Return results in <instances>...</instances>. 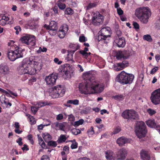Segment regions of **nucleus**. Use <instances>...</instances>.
I'll use <instances>...</instances> for the list:
<instances>
[{
    "label": "nucleus",
    "instance_id": "nucleus-1",
    "mask_svg": "<svg viewBox=\"0 0 160 160\" xmlns=\"http://www.w3.org/2000/svg\"><path fill=\"white\" fill-rule=\"evenodd\" d=\"M86 80L84 82L80 83L78 85L79 92L82 94H91L99 93L104 90V86L99 85L95 80L94 77L92 74L87 72L83 76Z\"/></svg>",
    "mask_w": 160,
    "mask_h": 160
},
{
    "label": "nucleus",
    "instance_id": "nucleus-2",
    "mask_svg": "<svg viewBox=\"0 0 160 160\" xmlns=\"http://www.w3.org/2000/svg\"><path fill=\"white\" fill-rule=\"evenodd\" d=\"M151 12L148 7H142L138 8L136 10V16L140 22L143 24H147L148 22V19L151 16Z\"/></svg>",
    "mask_w": 160,
    "mask_h": 160
},
{
    "label": "nucleus",
    "instance_id": "nucleus-3",
    "mask_svg": "<svg viewBox=\"0 0 160 160\" xmlns=\"http://www.w3.org/2000/svg\"><path fill=\"white\" fill-rule=\"evenodd\" d=\"M134 78V76L126 73L124 71H122L117 78V82L124 85L131 83Z\"/></svg>",
    "mask_w": 160,
    "mask_h": 160
},
{
    "label": "nucleus",
    "instance_id": "nucleus-4",
    "mask_svg": "<svg viewBox=\"0 0 160 160\" xmlns=\"http://www.w3.org/2000/svg\"><path fill=\"white\" fill-rule=\"evenodd\" d=\"M23 49L17 46L16 49L14 51L10 50L7 53L8 58L11 61H14L17 59L22 58L24 51Z\"/></svg>",
    "mask_w": 160,
    "mask_h": 160
},
{
    "label": "nucleus",
    "instance_id": "nucleus-5",
    "mask_svg": "<svg viewBox=\"0 0 160 160\" xmlns=\"http://www.w3.org/2000/svg\"><path fill=\"white\" fill-rule=\"evenodd\" d=\"M135 131L138 137L141 138L144 137L147 132L146 125L142 121L137 122Z\"/></svg>",
    "mask_w": 160,
    "mask_h": 160
},
{
    "label": "nucleus",
    "instance_id": "nucleus-6",
    "mask_svg": "<svg viewBox=\"0 0 160 160\" xmlns=\"http://www.w3.org/2000/svg\"><path fill=\"white\" fill-rule=\"evenodd\" d=\"M30 61H27L26 59L23 60L20 64L18 68V72L20 74H25L28 73L32 75L33 74L29 71L30 66Z\"/></svg>",
    "mask_w": 160,
    "mask_h": 160
},
{
    "label": "nucleus",
    "instance_id": "nucleus-7",
    "mask_svg": "<svg viewBox=\"0 0 160 160\" xmlns=\"http://www.w3.org/2000/svg\"><path fill=\"white\" fill-rule=\"evenodd\" d=\"M122 116L128 120H138L139 119L138 115L137 112L133 110H127L122 114Z\"/></svg>",
    "mask_w": 160,
    "mask_h": 160
},
{
    "label": "nucleus",
    "instance_id": "nucleus-8",
    "mask_svg": "<svg viewBox=\"0 0 160 160\" xmlns=\"http://www.w3.org/2000/svg\"><path fill=\"white\" fill-rule=\"evenodd\" d=\"M65 92L63 88L62 87L61 85H58L54 87L51 92V95L52 98H56L62 97Z\"/></svg>",
    "mask_w": 160,
    "mask_h": 160
},
{
    "label": "nucleus",
    "instance_id": "nucleus-9",
    "mask_svg": "<svg viewBox=\"0 0 160 160\" xmlns=\"http://www.w3.org/2000/svg\"><path fill=\"white\" fill-rule=\"evenodd\" d=\"M104 17L99 12H96L93 14L92 18V23L94 26H98L103 22Z\"/></svg>",
    "mask_w": 160,
    "mask_h": 160
},
{
    "label": "nucleus",
    "instance_id": "nucleus-10",
    "mask_svg": "<svg viewBox=\"0 0 160 160\" xmlns=\"http://www.w3.org/2000/svg\"><path fill=\"white\" fill-rule=\"evenodd\" d=\"M132 55V51L129 50L119 51L116 55V58L118 60L126 59Z\"/></svg>",
    "mask_w": 160,
    "mask_h": 160
},
{
    "label": "nucleus",
    "instance_id": "nucleus-11",
    "mask_svg": "<svg viewBox=\"0 0 160 160\" xmlns=\"http://www.w3.org/2000/svg\"><path fill=\"white\" fill-rule=\"evenodd\" d=\"M151 99L152 102L155 105L160 103V88L155 90L152 93Z\"/></svg>",
    "mask_w": 160,
    "mask_h": 160
},
{
    "label": "nucleus",
    "instance_id": "nucleus-12",
    "mask_svg": "<svg viewBox=\"0 0 160 160\" xmlns=\"http://www.w3.org/2000/svg\"><path fill=\"white\" fill-rule=\"evenodd\" d=\"M68 30V27L66 24H63L61 27L58 32V35L60 38H64Z\"/></svg>",
    "mask_w": 160,
    "mask_h": 160
},
{
    "label": "nucleus",
    "instance_id": "nucleus-13",
    "mask_svg": "<svg viewBox=\"0 0 160 160\" xmlns=\"http://www.w3.org/2000/svg\"><path fill=\"white\" fill-rule=\"evenodd\" d=\"M57 78V75L52 74L51 75L46 77L45 81L48 84L52 86L55 84Z\"/></svg>",
    "mask_w": 160,
    "mask_h": 160
},
{
    "label": "nucleus",
    "instance_id": "nucleus-14",
    "mask_svg": "<svg viewBox=\"0 0 160 160\" xmlns=\"http://www.w3.org/2000/svg\"><path fill=\"white\" fill-rule=\"evenodd\" d=\"M26 59L27 61H30V62H29L30 66V65H31L32 66H31V67H33V69H35V71L36 70H40L41 69L42 67L40 63H38L35 60H33L32 58Z\"/></svg>",
    "mask_w": 160,
    "mask_h": 160
},
{
    "label": "nucleus",
    "instance_id": "nucleus-15",
    "mask_svg": "<svg viewBox=\"0 0 160 160\" xmlns=\"http://www.w3.org/2000/svg\"><path fill=\"white\" fill-rule=\"evenodd\" d=\"M127 153L125 149H121L116 153L117 159L119 160H124L127 156Z\"/></svg>",
    "mask_w": 160,
    "mask_h": 160
},
{
    "label": "nucleus",
    "instance_id": "nucleus-16",
    "mask_svg": "<svg viewBox=\"0 0 160 160\" xmlns=\"http://www.w3.org/2000/svg\"><path fill=\"white\" fill-rule=\"evenodd\" d=\"M9 69L8 66L4 64L0 65V75H5L9 73Z\"/></svg>",
    "mask_w": 160,
    "mask_h": 160
},
{
    "label": "nucleus",
    "instance_id": "nucleus-17",
    "mask_svg": "<svg viewBox=\"0 0 160 160\" xmlns=\"http://www.w3.org/2000/svg\"><path fill=\"white\" fill-rule=\"evenodd\" d=\"M130 142V140L124 137H122L117 139V142L119 146H122L126 143Z\"/></svg>",
    "mask_w": 160,
    "mask_h": 160
},
{
    "label": "nucleus",
    "instance_id": "nucleus-18",
    "mask_svg": "<svg viewBox=\"0 0 160 160\" xmlns=\"http://www.w3.org/2000/svg\"><path fill=\"white\" fill-rule=\"evenodd\" d=\"M115 41L119 47L123 48L126 44L125 40L123 37L118 38L116 39Z\"/></svg>",
    "mask_w": 160,
    "mask_h": 160
},
{
    "label": "nucleus",
    "instance_id": "nucleus-19",
    "mask_svg": "<svg viewBox=\"0 0 160 160\" xmlns=\"http://www.w3.org/2000/svg\"><path fill=\"white\" fill-rule=\"evenodd\" d=\"M110 28L109 27H105L103 28L100 30L101 34L102 35L103 38L106 39L107 37L109 36L108 34L110 32Z\"/></svg>",
    "mask_w": 160,
    "mask_h": 160
},
{
    "label": "nucleus",
    "instance_id": "nucleus-20",
    "mask_svg": "<svg viewBox=\"0 0 160 160\" xmlns=\"http://www.w3.org/2000/svg\"><path fill=\"white\" fill-rule=\"evenodd\" d=\"M64 68V71L65 72V74L68 76V74L71 73H72L73 71V68L70 66V65L68 64H65L63 65Z\"/></svg>",
    "mask_w": 160,
    "mask_h": 160
},
{
    "label": "nucleus",
    "instance_id": "nucleus-21",
    "mask_svg": "<svg viewBox=\"0 0 160 160\" xmlns=\"http://www.w3.org/2000/svg\"><path fill=\"white\" fill-rule=\"evenodd\" d=\"M47 28L52 31L57 30L58 28L57 23L54 21H51L48 26H47Z\"/></svg>",
    "mask_w": 160,
    "mask_h": 160
},
{
    "label": "nucleus",
    "instance_id": "nucleus-22",
    "mask_svg": "<svg viewBox=\"0 0 160 160\" xmlns=\"http://www.w3.org/2000/svg\"><path fill=\"white\" fill-rule=\"evenodd\" d=\"M142 159L143 160H150V159L149 155L148 152L144 150H142L140 153Z\"/></svg>",
    "mask_w": 160,
    "mask_h": 160
},
{
    "label": "nucleus",
    "instance_id": "nucleus-23",
    "mask_svg": "<svg viewBox=\"0 0 160 160\" xmlns=\"http://www.w3.org/2000/svg\"><path fill=\"white\" fill-rule=\"evenodd\" d=\"M105 157L107 160H115L114 153L111 151H108L105 152Z\"/></svg>",
    "mask_w": 160,
    "mask_h": 160
},
{
    "label": "nucleus",
    "instance_id": "nucleus-24",
    "mask_svg": "<svg viewBox=\"0 0 160 160\" xmlns=\"http://www.w3.org/2000/svg\"><path fill=\"white\" fill-rule=\"evenodd\" d=\"M79 47L78 45L76 46V48L75 50H71L70 51H68V54H67V58L68 60H72L73 58V54L75 52L79 49Z\"/></svg>",
    "mask_w": 160,
    "mask_h": 160
},
{
    "label": "nucleus",
    "instance_id": "nucleus-25",
    "mask_svg": "<svg viewBox=\"0 0 160 160\" xmlns=\"http://www.w3.org/2000/svg\"><path fill=\"white\" fill-rule=\"evenodd\" d=\"M28 44L30 45L31 46H34L35 45V37L34 36L28 35Z\"/></svg>",
    "mask_w": 160,
    "mask_h": 160
},
{
    "label": "nucleus",
    "instance_id": "nucleus-26",
    "mask_svg": "<svg viewBox=\"0 0 160 160\" xmlns=\"http://www.w3.org/2000/svg\"><path fill=\"white\" fill-rule=\"evenodd\" d=\"M147 125L151 128H157L156 123L154 122V119H150L146 121Z\"/></svg>",
    "mask_w": 160,
    "mask_h": 160
},
{
    "label": "nucleus",
    "instance_id": "nucleus-27",
    "mask_svg": "<svg viewBox=\"0 0 160 160\" xmlns=\"http://www.w3.org/2000/svg\"><path fill=\"white\" fill-rule=\"evenodd\" d=\"M42 137L44 141L47 142L50 141V140L52 139L51 136L50 134L47 133H43L42 134Z\"/></svg>",
    "mask_w": 160,
    "mask_h": 160
},
{
    "label": "nucleus",
    "instance_id": "nucleus-28",
    "mask_svg": "<svg viewBox=\"0 0 160 160\" xmlns=\"http://www.w3.org/2000/svg\"><path fill=\"white\" fill-rule=\"evenodd\" d=\"M28 35H26L21 38L20 40L21 41L22 43L26 44H28Z\"/></svg>",
    "mask_w": 160,
    "mask_h": 160
},
{
    "label": "nucleus",
    "instance_id": "nucleus-29",
    "mask_svg": "<svg viewBox=\"0 0 160 160\" xmlns=\"http://www.w3.org/2000/svg\"><path fill=\"white\" fill-rule=\"evenodd\" d=\"M67 139V138L65 135L62 134L60 135L59 138L58 140V142L59 143H62L65 142Z\"/></svg>",
    "mask_w": 160,
    "mask_h": 160
},
{
    "label": "nucleus",
    "instance_id": "nucleus-30",
    "mask_svg": "<svg viewBox=\"0 0 160 160\" xmlns=\"http://www.w3.org/2000/svg\"><path fill=\"white\" fill-rule=\"evenodd\" d=\"M73 13V10L70 8H67L65 12V13L68 15H72Z\"/></svg>",
    "mask_w": 160,
    "mask_h": 160
},
{
    "label": "nucleus",
    "instance_id": "nucleus-31",
    "mask_svg": "<svg viewBox=\"0 0 160 160\" xmlns=\"http://www.w3.org/2000/svg\"><path fill=\"white\" fill-rule=\"evenodd\" d=\"M67 103L72 104L75 105L79 104V101L78 99L71 100L67 101Z\"/></svg>",
    "mask_w": 160,
    "mask_h": 160
},
{
    "label": "nucleus",
    "instance_id": "nucleus-32",
    "mask_svg": "<svg viewBox=\"0 0 160 160\" xmlns=\"http://www.w3.org/2000/svg\"><path fill=\"white\" fill-rule=\"evenodd\" d=\"M61 2H62L58 1V2H57V4L60 9L63 10L65 8L66 5L64 3H62Z\"/></svg>",
    "mask_w": 160,
    "mask_h": 160
},
{
    "label": "nucleus",
    "instance_id": "nucleus-33",
    "mask_svg": "<svg viewBox=\"0 0 160 160\" xmlns=\"http://www.w3.org/2000/svg\"><path fill=\"white\" fill-rule=\"evenodd\" d=\"M98 4L97 2H90L87 6V9L89 10L92 8L95 7Z\"/></svg>",
    "mask_w": 160,
    "mask_h": 160
},
{
    "label": "nucleus",
    "instance_id": "nucleus-34",
    "mask_svg": "<svg viewBox=\"0 0 160 160\" xmlns=\"http://www.w3.org/2000/svg\"><path fill=\"white\" fill-rule=\"evenodd\" d=\"M84 120L83 119H81L78 121H76L74 122L73 125L74 126L77 127L79 125H82L84 122Z\"/></svg>",
    "mask_w": 160,
    "mask_h": 160
},
{
    "label": "nucleus",
    "instance_id": "nucleus-35",
    "mask_svg": "<svg viewBox=\"0 0 160 160\" xmlns=\"http://www.w3.org/2000/svg\"><path fill=\"white\" fill-rule=\"evenodd\" d=\"M143 39L150 42L152 41V40L151 36L149 34L144 35L143 36Z\"/></svg>",
    "mask_w": 160,
    "mask_h": 160
},
{
    "label": "nucleus",
    "instance_id": "nucleus-36",
    "mask_svg": "<svg viewBox=\"0 0 160 160\" xmlns=\"http://www.w3.org/2000/svg\"><path fill=\"white\" fill-rule=\"evenodd\" d=\"M48 146H52L53 147H56L57 144L56 142L50 140L48 142Z\"/></svg>",
    "mask_w": 160,
    "mask_h": 160
},
{
    "label": "nucleus",
    "instance_id": "nucleus-37",
    "mask_svg": "<svg viewBox=\"0 0 160 160\" xmlns=\"http://www.w3.org/2000/svg\"><path fill=\"white\" fill-rule=\"evenodd\" d=\"M128 64V62L126 61H123L122 63H119V66L121 67H127Z\"/></svg>",
    "mask_w": 160,
    "mask_h": 160
},
{
    "label": "nucleus",
    "instance_id": "nucleus-38",
    "mask_svg": "<svg viewBox=\"0 0 160 160\" xmlns=\"http://www.w3.org/2000/svg\"><path fill=\"white\" fill-rule=\"evenodd\" d=\"M72 133L74 135H77L80 134L81 131L80 130L76 129H73L71 130Z\"/></svg>",
    "mask_w": 160,
    "mask_h": 160
},
{
    "label": "nucleus",
    "instance_id": "nucleus-39",
    "mask_svg": "<svg viewBox=\"0 0 160 160\" xmlns=\"http://www.w3.org/2000/svg\"><path fill=\"white\" fill-rule=\"evenodd\" d=\"M47 105V104L45 102H37L36 105L38 106H37L38 108H40L44 106Z\"/></svg>",
    "mask_w": 160,
    "mask_h": 160
},
{
    "label": "nucleus",
    "instance_id": "nucleus-40",
    "mask_svg": "<svg viewBox=\"0 0 160 160\" xmlns=\"http://www.w3.org/2000/svg\"><path fill=\"white\" fill-rule=\"evenodd\" d=\"M113 98L116 100H122L123 99V95H117L113 96Z\"/></svg>",
    "mask_w": 160,
    "mask_h": 160
},
{
    "label": "nucleus",
    "instance_id": "nucleus-41",
    "mask_svg": "<svg viewBox=\"0 0 160 160\" xmlns=\"http://www.w3.org/2000/svg\"><path fill=\"white\" fill-rule=\"evenodd\" d=\"M31 110L32 112L34 114H35L36 112L38 111V108L37 106L36 107H31Z\"/></svg>",
    "mask_w": 160,
    "mask_h": 160
},
{
    "label": "nucleus",
    "instance_id": "nucleus-42",
    "mask_svg": "<svg viewBox=\"0 0 160 160\" xmlns=\"http://www.w3.org/2000/svg\"><path fill=\"white\" fill-rule=\"evenodd\" d=\"M39 144L43 148H44L46 147V144L43 140L39 141Z\"/></svg>",
    "mask_w": 160,
    "mask_h": 160
},
{
    "label": "nucleus",
    "instance_id": "nucleus-43",
    "mask_svg": "<svg viewBox=\"0 0 160 160\" xmlns=\"http://www.w3.org/2000/svg\"><path fill=\"white\" fill-rule=\"evenodd\" d=\"M147 112L150 115H153L156 113L155 110L150 108L148 109Z\"/></svg>",
    "mask_w": 160,
    "mask_h": 160
},
{
    "label": "nucleus",
    "instance_id": "nucleus-44",
    "mask_svg": "<svg viewBox=\"0 0 160 160\" xmlns=\"http://www.w3.org/2000/svg\"><path fill=\"white\" fill-rule=\"evenodd\" d=\"M121 130V128L119 127H116L114 129L113 133V134H116L119 132Z\"/></svg>",
    "mask_w": 160,
    "mask_h": 160
},
{
    "label": "nucleus",
    "instance_id": "nucleus-45",
    "mask_svg": "<svg viewBox=\"0 0 160 160\" xmlns=\"http://www.w3.org/2000/svg\"><path fill=\"white\" fill-rule=\"evenodd\" d=\"M87 39L84 36H81L79 38V41L81 42H84L86 41Z\"/></svg>",
    "mask_w": 160,
    "mask_h": 160
},
{
    "label": "nucleus",
    "instance_id": "nucleus-46",
    "mask_svg": "<svg viewBox=\"0 0 160 160\" xmlns=\"http://www.w3.org/2000/svg\"><path fill=\"white\" fill-rule=\"evenodd\" d=\"M41 160H50V159L48 155H44L41 157Z\"/></svg>",
    "mask_w": 160,
    "mask_h": 160
},
{
    "label": "nucleus",
    "instance_id": "nucleus-47",
    "mask_svg": "<svg viewBox=\"0 0 160 160\" xmlns=\"http://www.w3.org/2000/svg\"><path fill=\"white\" fill-rule=\"evenodd\" d=\"M87 132L89 134H90L91 135H92L94 134V132L93 130V127H92Z\"/></svg>",
    "mask_w": 160,
    "mask_h": 160
},
{
    "label": "nucleus",
    "instance_id": "nucleus-48",
    "mask_svg": "<svg viewBox=\"0 0 160 160\" xmlns=\"http://www.w3.org/2000/svg\"><path fill=\"white\" fill-rule=\"evenodd\" d=\"M60 130L62 131H64V128L65 127V125L63 123H60L59 124L58 127Z\"/></svg>",
    "mask_w": 160,
    "mask_h": 160
},
{
    "label": "nucleus",
    "instance_id": "nucleus-49",
    "mask_svg": "<svg viewBox=\"0 0 160 160\" xmlns=\"http://www.w3.org/2000/svg\"><path fill=\"white\" fill-rule=\"evenodd\" d=\"M78 147V143L77 142H75L74 143H73L72 144L71 148L72 149H74Z\"/></svg>",
    "mask_w": 160,
    "mask_h": 160
},
{
    "label": "nucleus",
    "instance_id": "nucleus-50",
    "mask_svg": "<svg viewBox=\"0 0 160 160\" xmlns=\"http://www.w3.org/2000/svg\"><path fill=\"white\" fill-rule=\"evenodd\" d=\"M14 29L15 30H16V31L15 32L16 34H18L19 32L18 30H19L20 31L21 30V28L19 26H17L14 28Z\"/></svg>",
    "mask_w": 160,
    "mask_h": 160
},
{
    "label": "nucleus",
    "instance_id": "nucleus-51",
    "mask_svg": "<svg viewBox=\"0 0 160 160\" xmlns=\"http://www.w3.org/2000/svg\"><path fill=\"white\" fill-rule=\"evenodd\" d=\"M54 61L55 63L58 65L60 64L62 62V61H59V59L57 58H55L54 59Z\"/></svg>",
    "mask_w": 160,
    "mask_h": 160
},
{
    "label": "nucleus",
    "instance_id": "nucleus-52",
    "mask_svg": "<svg viewBox=\"0 0 160 160\" xmlns=\"http://www.w3.org/2000/svg\"><path fill=\"white\" fill-rule=\"evenodd\" d=\"M63 118V116L62 114H58L56 117V119L58 120L62 119Z\"/></svg>",
    "mask_w": 160,
    "mask_h": 160
},
{
    "label": "nucleus",
    "instance_id": "nucleus-53",
    "mask_svg": "<svg viewBox=\"0 0 160 160\" xmlns=\"http://www.w3.org/2000/svg\"><path fill=\"white\" fill-rule=\"evenodd\" d=\"M117 11L119 15H122L123 13V11L122 10V9L120 8H117Z\"/></svg>",
    "mask_w": 160,
    "mask_h": 160
},
{
    "label": "nucleus",
    "instance_id": "nucleus-54",
    "mask_svg": "<svg viewBox=\"0 0 160 160\" xmlns=\"http://www.w3.org/2000/svg\"><path fill=\"white\" fill-rule=\"evenodd\" d=\"M133 25L134 28L136 29H138L139 28V25L136 22H133Z\"/></svg>",
    "mask_w": 160,
    "mask_h": 160
},
{
    "label": "nucleus",
    "instance_id": "nucleus-55",
    "mask_svg": "<svg viewBox=\"0 0 160 160\" xmlns=\"http://www.w3.org/2000/svg\"><path fill=\"white\" fill-rule=\"evenodd\" d=\"M158 69V67H156L155 68H152L150 72V73L151 74H153L155 72H156Z\"/></svg>",
    "mask_w": 160,
    "mask_h": 160
},
{
    "label": "nucleus",
    "instance_id": "nucleus-56",
    "mask_svg": "<svg viewBox=\"0 0 160 160\" xmlns=\"http://www.w3.org/2000/svg\"><path fill=\"white\" fill-rule=\"evenodd\" d=\"M22 138H18V140L16 141V142L18 144L19 146H21L22 145L23 143L22 141Z\"/></svg>",
    "mask_w": 160,
    "mask_h": 160
},
{
    "label": "nucleus",
    "instance_id": "nucleus-57",
    "mask_svg": "<svg viewBox=\"0 0 160 160\" xmlns=\"http://www.w3.org/2000/svg\"><path fill=\"white\" fill-rule=\"evenodd\" d=\"M50 124H48L46 125H43L42 124H40L38 126V129L39 130H42L43 129V126H47L48 125H50Z\"/></svg>",
    "mask_w": 160,
    "mask_h": 160
},
{
    "label": "nucleus",
    "instance_id": "nucleus-58",
    "mask_svg": "<svg viewBox=\"0 0 160 160\" xmlns=\"http://www.w3.org/2000/svg\"><path fill=\"white\" fill-rule=\"evenodd\" d=\"M6 21L2 19V18L0 20V25L4 26L6 25L7 23Z\"/></svg>",
    "mask_w": 160,
    "mask_h": 160
},
{
    "label": "nucleus",
    "instance_id": "nucleus-59",
    "mask_svg": "<svg viewBox=\"0 0 160 160\" xmlns=\"http://www.w3.org/2000/svg\"><path fill=\"white\" fill-rule=\"evenodd\" d=\"M63 150L64 151H66V153H68L69 152V148L67 146H65L64 147Z\"/></svg>",
    "mask_w": 160,
    "mask_h": 160
},
{
    "label": "nucleus",
    "instance_id": "nucleus-60",
    "mask_svg": "<svg viewBox=\"0 0 160 160\" xmlns=\"http://www.w3.org/2000/svg\"><path fill=\"white\" fill-rule=\"evenodd\" d=\"M68 119L70 121H73L74 120L75 118L72 114H70L68 116Z\"/></svg>",
    "mask_w": 160,
    "mask_h": 160
},
{
    "label": "nucleus",
    "instance_id": "nucleus-61",
    "mask_svg": "<svg viewBox=\"0 0 160 160\" xmlns=\"http://www.w3.org/2000/svg\"><path fill=\"white\" fill-rule=\"evenodd\" d=\"M2 19L6 21V22L9 20V18L8 17H6L5 16L3 15L2 18Z\"/></svg>",
    "mask_w": 160,
    "mask_h": 160
},
{
    "label": "nucleus",
    "instance_id": "nucleus-62",
    "mask_svg": "<svg viewBox=\"0 0 160 160\" xmlns=\"http://www.w3.org/2000/svg\"><path fill=\"white\" fill-rule=\"evenodd\" d=\"M22 149L23 151H24L26 150V151H28L29 150V148L28 147V146L26 144H24L23 145V147L22 148Z\"/></svg>",
    "mask_w": 160,
    "mask_h": 160
},
{
    "label": "nucleus",
    "instance_id": "nucleus-63",
    "mask_svg": "<svg viewBox=\"0 0 160 160\" xmlns=\"http://www.w3.org/2000/svg\"><path fill=\"white\" fill-rule=\"evenodd\" d=\"M117 35L119 37L121 36L122 34V32L119 29H117L116 31Z\"/></svg>",
    "mask_w": 160,
    "mask_h": 160
},
{
    "label": "nucleus",
    "instance_id": "nucleus-64",
    "mask_svg": "<svg viewBox=\"0 0 160 160\" xmlns=\"http://www.w3.org/2000/svg\"><path fill=\"white\" fill-rule=\"evenodd\" d=\"M155 58L156 61L158 62L160 60V55L157 54L155 56Z\"/></svg>",
    "mask_w": 160,
    "mask_h": 160
}]
</instances>
